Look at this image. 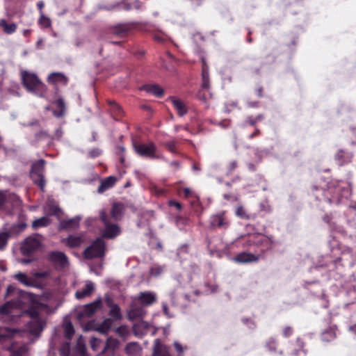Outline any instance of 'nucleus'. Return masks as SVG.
<instances>
[{"instance_id":"nucleus-41","label":"nucleus","mask_w":356,"mask_h":356,"mask_svg":"<svg viewBox=\"0 0 356 356\" xmlns=\"http://www.w3.org/2000/svg\"><path fill=\"white\" fill-rule=\"evenodd\" d=\"M163 272V267L159 265H154L149 269L150 275L154 277L159 276Z\"/></svg>"},{"instance_id":"nucleus-53","label":"nucleus","mask_w":356,"mask_h":356,"mask_svg":"<svg viewBox=\"0 0 356 356\" xmlns=\"http://www.w3.org/2000/svg\"><path fill=\"white\" fill-rule=\"evenodd\" d=\"M6 201H7L6 195L3 192H0V207L2 206Z\"/></svg>"},{"instance_id":"nucleus-7","label":"nucleus","mask_w":356,"mask_h":356,"mask_svg":"<svg viewBox=\"0 0 356 356\" xmlns=\"http://www.w3.org/2000/svg\"><path fill=\"white\" fill-rule=\"evenodd\" d=\"M269 245L270 239L261 234H251L246 241V246L256 245L267 249Z\"/></svg>"},{"instance_id":"nucleus-38","label":"nucleus","mask_w":356,"mask_h":356,"mask_svg":"<svg viewBox=\"0 0 356 356\" xmlns=\"http://www.w3.org/2000/svg\"><path fill=\"white\" fill-rule=\"evenodd\" d=\"M28 350L26 345L20 346L13 350L12 356H22L28 351Z\"/></svg>"},{"instance_id":"nucleus-16","label":"nucleus","mask_w":356,"mask_h":356,"mask_svg":"<svg viewBox=\"0 0 356 356\" xmlns=\"http://www.w3.org/2000/svg\"><path fill=\"white\" fill-rule=\"evenodd\" d=\"M95 289V285L91 281H87L84 287L80 290H78L75 296L77 299H83L91 295Z\"/></svg>"},{"instance_id":"nucleus-2","label":"nucleus","mask_w":356,"mask_h":356,"mask_svg":"<svg viewBox=\"0 0 356 356\" xmlns=\"http://www.w3.org/2000/svg\"><path fill=\"white\" fill-rule=\"evenodd\" d=\"M45 161L40 159L33 163L30 171V175L33 182L38 185L42 190L45 186V180L44 177Z\"/></svg>"},{"instance_id":"nucleus-22","label":"nucleus","mask_w":356,"mask_h":356,"mask_svg":"<svg viewBox=\"0 0 356 356\" xmlns=\"http://www.w3.org/2000/svg\"><path fill=\"white\" fill-rule=\"evenodd\" d=\"M146 314L145 310L142 307L132 308L128 313V317L131 320L143 318Z\"/></svg>"},{"instance_id":"nucleus-39","label":"nucleus","mask_w":356,"mask_h":356,"mask_svg":"<svg viewBox=\"0 0 356 356\" xmlns=\"http://www.w3.org/2000/svg\"><path fill=\"white\" fill-rule=\"evenodd\" d=\"M38 22L44 28H49L51 25V19L48 17H46L44 13L40 15Z\"/></svg>"},{"instance_id":"nucleus-3","label":"nucleus","mask_w":356,"mask_h":356,"mask_svg":"<svg viewBox=\"0 0 356 356\" xmlns=\"http://www.w3.org/2000/svg\"><path fill=\"white\" fill-rule=\"evenodd\" d=\"M106 252V246L104 240L101 238H97L83 252V257L90 259L95 257H102Z\"/></svg>"},{"instance_id":"nucleus-54","label":"nucleus","mask_w":356,"mask_h":356,"mask_svg":"<svg viewBox=\"0 0 356 356\" xmlns=\"http://www.w3.org/2000/svg\"><path fill=\"white\" fill-rule=\"evenodd\" d=\"M166 147L167 148L172 152H175V143L171 141V142H168L166 143Z\"/></svg>"},{"instance_id":"nucleus-20","label":"nucleus","mask_w":356,"mask_h":356,"mask_svg":"<svg viewBox=\"0 0 356 356\" xmlns=\"http://www.w3.org/2000/svg\"><path fill=\"white\" fill-rule=\"evenodd\" d=\"M80 216H76L73 218L63 220L60 222V227L62 229H76L79 227L81 220Z\"/></svg>"},{"instance_id":"nucleus-19","label":"nucleus","mask_w":356,"mask_h":356,"mask_svg":"<svg viewBox=\"0 0 356 356\" xmlns=\"http://www.w3.org/2000/svg\"><path fill=\"white\" fill-rule=\"evenodd\" d=\"M124 207L122 203H114L111 211V217L115 220H119L123 216Z\"/></svg>"},{"instance_id":"nucleus-8","label":"nucleus","mask_w":356,"mask_h":356,"mask_svg":"<svg viewBox=\"0 0 356 356\" xmlns=\"http://www.w3.org/2000/svg\"><path fill=\"white\" fill-rule=\"evenodd\" d=\"M102 299L99 298L94 302L86 305L83 309L79 313L78 318L81 321L86 317H90L100 307Z\"/></svg>"},{"instance_id":"nucleus-51","label":"nucleus","mask_w":356,"mask_h":356,"mask_svg":"<svg viewBox=\"0 0 356 356\" xmlns=\"http://www.w3.org/2000/svg\"><path fill=\"white\" fill-rule=\"evenodd\" d=\"M169 206L175 207L178 210H181L182 207L179 202H175L174 200H170L168 202Z\"/></svg>"},{"instance_id":"nucleus-45","label":"nucleus","mask_w":356,"mask_h":356,"mask_svg":"<svg viewBox=\"0 0 356 356\" xmlns=\"http://www.w3.org/2000/svg\"><path fill=\"white\" fill-rule=\"evenodd\" d=\"M266 348L270 352L275 353L277 350V343L274 339H270L268 340L266 344Z\"/></svg>"},{"instance_id":"nucleus-5","label":"nucleus","mask_w":356,"mask_h":356,"mask_svg":"<svg viewBox=\"0 0 356 356\" xmlns=\"http://www.w3.org/2000/svg\"><path fill=\"white\" fill-rule=\"evenodd\" d=\"M41 245L40 240L35 236L27 237L21 247V252L24 255H30L38 250Z\"/></svg>"},{"instance_id":"nucleus-26","label":"nucleus","mask_w":356,"mask_h":356,"mask_svg":"<svg viewBox=\"0 0 356 356\" xmlns=\"http://www.w3.org/2000/svg\"><path fill=\"white\" fill-rule=\"evenodd\" d=\"M14 277L25 286H30L33 285L32 280L23 273H16Z\"/></svg>"},{"instance_id":"nucleus-49","label":"nucleus","mask_w":356,"mask_h":356,"mask_svg":"<svg viewBox=\"0 0 356 356\" xmlns=\"http://www.w3.org/2000/svg\"><path fill=\"white\" fill-rule=\"evenodd\" d=\"M227 168L229 172H232L237 168V162L236 161H232Z\"/></svg>"},{"instance_id":"nucleus-52","label":"nucleus","mask_w":356,"mask_h":356,"mask_svg":"<svg viewBox=\"0 0 356 356\" xmlns=\"http://www.w3.org/2000/svg\"><path fill=\"white\" fill-rule=\"evenodd\" d=\"M174 346H175V350L179 353H182L184 352V349L182 348V346L179 342L175 341L174 343Z\"/></svg>"},{"instance_id":"nucleus-10","label":"nucleus","mask_w":356,"mask_h":356,"mask_svg":"<svg viewBox=\"0 0 356 356\" xmlns=\"http://www.w3.org/2000/svg\"><path fill=\"white\" fill-rule=\"evenodd\" d=\"M136 300L141 305L147 307L153 305L157 301V296L152 291L140 292Z\"/></svg>"},{"instance_id":"nucleus-21","label":"nucleus","mask_w":356,"mask_h":356,"mask_svg":"<svg viewBox=\"0 0 356 356\" xmlns=\"http://www.w3.org/2000/svg\"><path fill=\"white\" fill-rule=\"evenodd\" d=\"M115 181H116V178L115 177L110 176V177L106 178L101 182L100 185L98 187L97 192L99 193H102L108 188L113 186Z\"/></svg>"},{"instance_id":"nucleus-37","label":"nucleus","mask_w":356,"mask_h":356,"mask_svg":"<svg viewBox=\"0 0 356 356\" xmlns=\"http://www.w3.org/2000/svg\"><path fill=\"white\" fill-rule=\"evenodd\" d=\"M49 212L50 213V214L54 215V216H56L58 217L60 216V215L63 213L60 208L54 202H50L49 204Z\"/></svg>"},{"instance_id":"nucleus-4","label":"nucleus","mask_w":356,"mask_h":356,"mask_svg":"<svg viewBox=\"0 0 356 356\" xmlns=\"http://www.w3.org/2000/svg\"><path fill=\"white\" fill-rule=\"evenodd\" d=\"M99 217L104 225V229L102 232V236L104 238L112 239L120 234L121 229L120 227L110 222L109 218L105 211L102 210L100 211Z\"/></svg>"},{"instance_id":"nucleus-56","label":"nucleus","mask_w":356,"mask_h":356,"mask_svg":"<svg viewBox=\"0 0 356 356\" xmlns=\"http://www.w3.org/2000/svg\"><path fill=\"white\" fill-rule=\"evenodd\" d=\"M37 6H38V9H39V11H40V15H41L42 13H43V10H42V9H43V7H44V2H43L42 1H39V2L38 3Z\"/></svg>"},{"instance_id":"nucleus-34","label":"nucleus","mask_w":356,"mask_h":356,"mask_svg":"<svg viewBox=\"0 0 356 356\" xmlns=\"http://www.w3.org/2000/svg\"><path fill=\"white\" fill-rule=\"evenodd\" d=\"M109 315L115 320H120L122 318V314L120 313V309L117 305H112Z\"/></svg>"},{"instance_id":"nucleus-46","label":"nucleus","mask_w":356,"mask_h":356,"mask_svg":"<svg viewBox=\"0 0 356 356\" xmlns=\"http://www.w3.org/2000/svg\"><path fill=\"white\" fill-rule=\"evenodd\" d=\"M60 353L61 356H68L70 354V344L69 343H65L62 345L60 349Z\"/></svg>"},{"instance_id":"nucleus-50","label":"nucleus","mask_w":356,"mask_h":356,"mask_svg":"<svg viewBox=\"0 0 356 356\" xmlns=\"http://www.w3.org/2000/svg\"><path fill=\"white\" fill-rule=\"evenodd\" d=\"M261 210L264 211L265 212L269 213L271 211L270 206L266 203L260 204Z\"/></svg>"},{"instance_id":"nucleus-60","label":"nucleus","mask_w":356,"mask_h":356,"mask_svg":"<svg viewBox=\"0 0 356 356\" xmlns=\"http://www.w3.org/2000/svg\"><path fill=\"white\" fill-rule=\"evenodd\" d=\"M262 92H263L262 87H258V88L257 89V93L259 97H262Z\"/></svg>"},{"instance_id":"nucleus-11","label":"nucleus","mask_w":356,"mask_h":356,"mask_svg":"<svg viewBox=\"0 0 356 356\" xmlns=\"http://www.w3.org/2000/svg\"><path fill=\"white\" fill-rule=\"evenodd\" d=\"M44 308V305L37 302L32 301L29 306L28 309L24 311V314L27 315L29 317L31 318V320H35L37 318H42L40 316V313Z\"/></svg>"},{"instance_id":"nucleus-14","label":"nucleus","mask_w":356,"mask_h":356,"mask_svg":"<svg viewBox=\"0 0 356 356\" xmlns=\"http://www.w3.org/2000/svg\"><path fill=\"white\" fill-rule=\"evenodd\" d=\"M259 258V256L254 254L242 252L234 257L233 260L237 263H250L257 261Z\"/></svg>"},{"instance_id":"nucleus-12","label":"nucleus","mask_w":356,"mask_h":356,"mask_svg":"<svg viewBox=\"0 0 356 356\" xmlns=\"http://www.w3.org/2000/svg\"><path fill=\"white\" fill-rule=\"evenodd\" d=\"M46 325V323L42 318L31 320L27 324L29 332L35 337H39Z\"/></svg>"},{"instance_id":"nucleus-28","label":"nucleus","mask_w":356,"mask_h":356,"mask_svg":"<svg viewBox=\"0 0 356 356\" xmlns=\"http://www.w3.org/2000/svg\"><path fill=\"white\" fill-rule=\"evenodd\" d=\"M336 337V328L330 327L322 333V339L325 341H330Z\"/></svg>"},{"instance_id":"nucleus-6","label":"nucleus","mask_w":356,"mask_h":356,"mask_svg":"<svg viewBox=\"0 0 356 356\" xmlns=\"http://www.w3.org/2000/svg\"><path fill=\"white\" fill-rule=\"evenodd\" d=\"M134 147L136 152L141 156L150 159L157 158L156 156V147L153 143L134 145Z\"/></svg>"},{"instance_id":"nucleus-30","label":"nucleus","mask_w":356,"mask_h":356,"mask_svg":"<svg viewBox=\"0 0 356 356\" xmlns=\"http://www.w3.org/2000/svg\"><path fill=\"white\" fill-rule=\"evenodd\" d=\"M16 332L6 327H0V341L12 337Z\"/></svg>"},{"instance_id":"nucleus-57","label":"nucleus","mask_w":356,"mask_h":356,"mask_svg":"<svg viewBox=\"0 0 356 356\" xmlns=\"http://www.w3.org/2000/svg\"><path fill=\"white\" fill-rule=\"evenodd\" d=\"M105 301L109 307H111V305H114L112 302L111 298L108 296L105 298Z\"/></svg>"},{"instance_id":"nucleus-35","label":"nucleus","mask_w":356,"mask_h":356,"mask_svg":"<svg viewBox=\"0 0 356 356\" xmlns=\"http://www.w3.org/2000/svg\"><path fill=\"white\" fill-rule=\"evenodd\" d=\"M236 214L238 217L242 219L249 220L253 218L252 215H250L247 213L246 210L242 206L237 207Z\"/></svg>"},{"instance_id":"nucleus-31","label":"nucleus","mask_w":356,"mask_h":356,"mask_svg":"<svg viewBox=\"0 0 356 356\" xmlns=\"http://www.w3.org/2000/svg\"><path fill=\"white\" fill-rule=\"evenodd\" d=\"M83 243V239L80 236H70L67 238V243L70 247L74 248L79 246Z\"/></svg>"},{"instance_id":"nucleus-1","label":"nucleus","mask_w":356,"mask_h":356,"mask_svg":"<svg viewBox=\"0 0 356 356\" xmlns=\"http://www.w3.org/2000/svg\"><path fill=\"white\" fill-rule=\"evenodd\" d=\"M21 80L24 88L31 93L39 97H44L47 92V86L38 76L26 70L21 72Z\"/></svg>"},{"instance_id":"nucleus-33","label":"nucleus","mask_w":356,"mask_h":356,"mask_svg":"<svg viewBox=\"0 0 356 356\" xmlns=\"http://www.w3.org/2000/svg\"><path fill=\"white\" fill-rule=\"evenodd\" d=\"M65 337L71 339L74 334V329L71 322L67 321L64 323Z\"/></svg>"},{"instance_id":"nucleus-59","label":"nucleus","mask_w":356,"mask_h":356,"mask_svg":"<svg viewBox=\"0 0 356 356\" xmlns=\"http://www.w3.org/2000/svg\"><path fill=\"white\" fill-rule=\"evenodd\" d=\"M163 310L165 315H168V307L166 304H163Z\"/></svg>"},{"instance_id":"nucleus-32","label":"nucleus","mask_w":356,"mask_h":356,"mask_svg":"<svg viewBox=\"0 0 356 356\" xmlns=\"http://www.w3.org/2000/svg\"><path fill=\"white\" fill-rule=\"evenodd\" d=\"M112 325V321L110 318L105 319L97 329L98 332L102 334H106Z\"/></svg>"},{"instance_id":"nucleus-47","label":"nucleus","mask_w":356,"mask_h":356,"mask_svg":"<svg viewBox=\"0 0 356 356\" xmlns=\"http://www.w3.org/2000/svg\"><path fill=\"white\" fill-rule=\"evenodd\" d=\"M102 154V150L99 148H94L88 152V156L91 158L99 156Z\"/></svg>"},{"instance_id":"nucleus-55","label":"nucleus","mask_w":356,"mask_h":356,"mask_svg":"<svg viewBox=\"0 0 356 356\" xmlns=\"http://www.w3.org/2000/svg\"><path fill=\"white\" fill-rule=\"evenodd\" d=\"M246 122L249 123L250 125L254 126L257 123V120H254V118H253L252 117L249 116L247 118Z\"/></svg>"},{"instance_id":"nucleus-63","label":"nucleus","mask_w":356,"mask_h":356,"mask_svg":"<svg viewBox=\"0 0 356 356\" xmlns=\"http://www.w3.org/2000/svg\"><path fill=\"white\" fill-rule=\"evenodd\" d=\"M349 330H350V331H352L353 332H354V333H355V334H356V325H353V326H350V327H349Z\"/></svg>"},{"instance_id":"nucleus-13","label":"nucleus","mask_w":356,"mask_h":356,"mask_svg":"<svg viewBox=\"0 0 356 356\" xmlns=\"http://www.w3.org/2000/svg\"><path fill=\"white\" fill-rule=\"evenodd\" d=\"M49 260L60 268H65L68 266V259L62 252H52L49 254Z\"/></svg>"},{"instance_id":"nucleus-36","label":"nucleus","mask_w":356,"mask_h":356,"mask_svg":"<svg viewBox=\"0 0 356 356\" xmlns=\"http://www.w3.org/2000/svg\"><path fill=\"white\" fill-rule=\"evenodd\" d=\"M296 343H297V346L298 347V348L294 349L291 353V355L292 356H298L301 351L304 353V355H305L306 351L304 350V346H305L304 342L300 338H298L296 340Z\"/></svg>"},{"instance_id":"nucleus-17","label":"nucleus","mask_w":356,"mask_h":356,"mask_svg":"<svg viewBox=\"0 0 356 356\" xmlns=\"http://www.w3.org/2000/svg\"><path fill=\"white\" fill-rule=\"evenodd\" d=\"M175 108L177 110L179 115L184 116L188 112L187 107L184 102L176 97H172L169 99Z\"/></svg>"},{"instance_id":"nucleus-23","label":"nucleus","mask_w":356,"mask_h":356,"mask_svg":"<svg viewBox=\"0 0 356 356\" xmlns=\"http://www.w3.org/2000/svg\"><path fill=\"white\" fill-rule=\"evenodd\" d=\"M141 350L140 344L136 342H130L125 347V352L131 355H138Z\"/></svg>"},{"instance_id":"nucleus-18","label":"nucleus","mask_w":356,"mask_h":356,"mask_svg":"<svg viewBox=\"0 0 356 356\" xmlns=\"http://www.w3.org/2000/svg\"><path fill=\"white\" fill-rule=\"evenodd\" d=\"M47 81L52 84L60 83L63 85H66L68 82V79L63 73L53 72L48 76Z\"/></svg>"},{"instance_id":"nucleus-15","label":"nucleus","mask_w":356,"mask_h":356,"mask_svg":"<svg viewBox=\"0 0 356 356\" xmlns=\"http://www.w3.org/2000/svg\"><path fill=\"white\" fill-rule=\"evenodd\" d=\"M153 355L154 356H171L168 347L162 344L159 339L154 340Z\"/></svg>"},{"instance_id":"nucleus-24","label":"nucleus","mask_w":356,"mask_h":356,"mask_svg":"<svg viewBox=\"0 0 356 356\" xmlns=\"http://www.w3.org/2000/svg\"><path fill=\"white\" fill-rule=\"evenodd\" d=\"M0 26L6 34H12L17 30V24L15 23L8 24L4 19H0Z\"/></svg>"},{"instance_id":"nucleus-62","label":"nucleus","mask_w":356,"mask_h":356,"mask_svg":"<svg viewBox=\"0 0 356 356\" xmlns=\"http://www.w3.org/2000/svg\"><path fill=\"white\" fill-rule=\"evenodd\" d=\"M6 308H7V305H5L2 306L1 308V312L2 313H7L8 310H7Z\"/></svg>"},{"instance_id":"nucleus-61","label":"nucleus","mask_w":356,"mask_h":356,"mask_svg":"<svg viewBox=\"0 0 356 356\" xmlns=\"http://www.w3.org/2000/svg\"><path fill=\"white\" fill-rule=\"evenodd\" d=\"M335 184H338V181H332L330 183L328 184V188H335Z\"/></svg>"},{"instance_id":"nucleus-27","label":"nucleus","mask_w":356,"mask_h":356,"mask_svg":"<svg viewBox=\"0 0 356 356\" xmlns=\"http://www.w3.org/2000/svg\"><path fill=\"white\" fill-rule=\"evenodd\" d=\"M54 104L58 108V111H54V115L56 116L57 118L62 117L65 111V104L64 102V100L62 98H59L56 101H55Z\"/></svg>"},{"instance_id":"nucleus-48","label":"nucleus","mask_w":356,"mask_h":356,"mask_svg":"<svg viewBox=\"0 0 356 356\" xmlns=\"http://www.w3.org/2000/svg\"><path fill=\"white\" fill-rule=\"evenodd\" d=\"M293 333V328L290 326H287L283 330V334L285 337H290Z\"/></svg>"},{"instance_id":"nucleus-40","label":"nucleus","mask_w":356,"mask_h":356,"mask_svg":"<svg viewBox=\"0 0 356 356\" xmlns=\"http://www.w3.org/2000/svg\"><path fill=\"white\" fill-rule=\"evenodd\" d=\"M202 86L204 88L208 89L209 88V72L205 68H203V70H202Z\"/></svg>"},{"instance_id":"nucleus-29","label":"nucleus","mask_w":356,"mask_h":356,"mask_svg":"<svg viewBox=\"0 0 356 356\" xmlns=\"http://www.w3.org/2000/svg\"><path fill=\"white\" fill-rule=\"evenodd\" d=\"M50 223V219L48 217H42L34 220L32 223V226L35 229L39 227H46Z\"/></svg>"},{"instance_id":"nucleus-44","label":"nucleus","mask_w":356,"mask_h":356,"mask_svg":"<svg viewBox=\"0 0 356 356\" xmlns=\"http://www.w3.org/2000/svg\"><path fill=\"white\" fill-rule=\"evenodd\" d=\"M9 237L10 234L8 232L0 233V249L4 248Z\"/></svg>"},{"instance_id":"nucleus-64","label":"nucleus","mask_w":356,"mask_h":356,"mask_svg":"<svg viewBox=\"0 0 356 356\" xmlns=\"http://www.w3.org/2000/svg\"><path fill=\"white\" fill-rule=\"evenodd\" d=\"M184 193H185L186 196H188L190 195L191 190L189 188H184Z\"/></svg>"},{"instance_id":"nucleus-43","label":"nucleus","mask_w":356,"mask_h":356,"mask_svg":"<svg viewBox=\"0 0 356 356\" xmlns=\"http://www.w3.org/2000/svg\"><path fill=\"white\" fill-rule=\"evenodd\" d=\"M90 342L91 348L95 351H97L102 343V341L96 337H92Z\"/></svg>"},{"instance_id":"nucleus-25","label":"nucleus","mask_w":356,"mask_h":356,"mask_svg":"<svg viewBox=\"0 0 356 356\" xmlns=\"http://www.w3.org/2000/svg\"><path fill=\"white\" fill-rule=\"evenodd\" d=\"M144 89L149 93L156 97H162L163 95V90L157 85H151L144 86Z\"/></svg>"},{"instance_id":"nucleus-9","label":"nucleus","mask_w":356,"mask_h":356,"mask_svg":"<svg viewBox=\"0 0 356 356\" xmlns=\"http://www.w3.org/2000/svg\"><path fill=\"white\" fill-rule=\"evenodd\" d=\"M210 225L213 227L227 228L229 223L226 217L225 212L221 211L212 215L210 218Z\"/></svg>"},{"instance_id":"nucleus-42","label":"nucleus","mask_w":356,"mask_h":356,"mask_svg":"<svg viewBox=\"0 0 356 356\" xmlns=\"http://www.w3.org/2000/svg\"><path fill=\"white\" fill-rule=\"evenodd\" d=\"M118 341L115 339H113L111 337L108 338L106 342V344L104 347V349L102 350V353L105 352L108 349H114V348L117 346Z\"/></svg>"},{"instance_id":"nucleus-58","label":"nucleus","mask_w":356,"mask_h":356,"mask_svg":"<svg viewBox=\"0 0 356 356\" xmlns=\"http://www.w3.org/2000/svg\"><path fill=\"white\" fill-rule=\"evenodd\" d=\"M260 134V131L259 129H256L254 133L250 135L249 138H253L254 136H258Z\"/></svg>"}]
</instances>
